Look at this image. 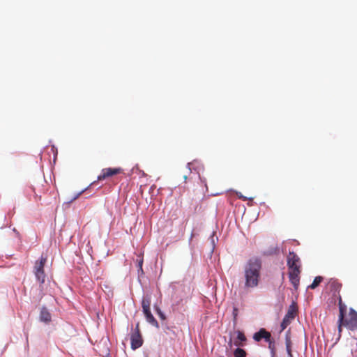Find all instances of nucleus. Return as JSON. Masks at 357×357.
<instances>
[{
    "label": "nucleus",
    "instance_id": "nucleus-6",
    "mask_svg": "<svg viewBox=\"0 0 357 357\" xmlns=\"http://www.w3.org/2000/svg\"><path fill=\"white\" fill-rule=\"evenodd\" d=\"M123 173V169L121 167H107L102 169L100 174L98 176V181H102L112 177L114 175Z\"/></svg>",
    "mask_w": 357,
    "mask_h": 357
},
{
    "label": "nucleus",
    "instance_id": "nucleus-2",
    "mask_svg": "<svg viewBox=\"0 0 357 357\" xmlns=\"http://www.w3.org/2000/svg\"><path fill=\"white\" fill-rule=\"evenodd\" d=\"M287 266L289 268V278L294 289L298 288L300 283L301 260L299 257L294 252H289L287 256Z\"/></svg>",
    "mask_w": 357,
    "mask_h": 357
},
{
    "label": "nucleus",
    "instance_id": "nucleus-7",
    "mask_svg": "<svg viewBox=\"0 0 357 357\" xmlns=\"http://www.w3.org/2000/svg\"><path fill=\"white\" fill-rule=\"evenodd\" d=\"M130 341L131 348L134 350L139 348L143 344V340L139 328V324H137L135 331L131 335Z\"/></svg>",
    "mask_w": 357,
    "mask_h": 357
},
{
    "label": "nucleus",
    "instance_id": "nucleus-10",
    "mask_svg": "<svg viewBox=\"0 0 357 357\" xmlns=\"http://www.w3.org/2000/svg\"><path fill=\"white\" fill-rule=\"evenodd\" d=\"M144 316L146 317V321L151 324L152 326L159 328V324L157 321V320L154 318L153 314H151V310L148 311H143Z\"/></svg>",
    "mask_w": 357,
    "mask_h": 357
},
{
    "label": "nucleus",
    "instance_id": "nucleus-16",
    "mask_svg": "<svg viewBox=\"0 0 357 357\" xmlns=\"http://www.w3.org/2000/svg\"><path fill=\"white\" fill-rule=\"evenodd\" d=\"M234 357H246V352L244 349L237 348L234 352Z\"/></svg>",
    "mask_w": 357,
    "mask_h": 357
},
{
    "label": "nucleus",
    "instance_id": "nucleus-23",
    "mask_svg": "<svg viewBox=\"0 0 357 357\" xmlns=\"http://www.w3.org/2000/svg\"><path fill=\"white\" fill-rule=\"evenodd\" d=\"M286 350L287 352V357H293L292 353H291V347H286Z\"/></svg>",
    "mask_w": 357,
    "mask_h": 357
},
{
    "label": "nucleus",
    "instance_id": "nucleus-5",
    "mask_svg": "<svg viewBox=\"0 0 357 357\" xmlns=\"http://www.w3.org/2000/svg\"><path fill=\"white\" fill-rule=\"evenodd\" d=\"M344 327L354 331L357 330V312L353 308L349 309V314L344 316Z\"/></svg>",
    "mask_w": 357,
    "mask_h": 357
},
{
    "label": "nucleus",
    "instance_id": "nucleus-9",
    "mask_svg": "<svg viewBox=\"0 0 357 357\" xmlns=\"http://www.w3.org/2000/svg\"><path fill=\"white\" fill-rule=\"evenodd\" d=\"M52 316L48 310L45 307H43L40 310V320L41 321L49 323L51 321Z\"/></svg>",
    "mask_w": 357,
    "mask_h": 357
},
{
    "label": "nucleus",
    "instance_id": "nucleus-15",
    "mask_svg": "<svg viewBox=\"0 0 357 357\" xmlns=\"http://www.w3.org/2000/svg\"><path fill=\"white\" fill-rule=\"evenodd\" d=\"M343 326H344V317H338V320H337L338 338H340V337L342 336Z\"/></svg>",
    "mask_w": 357,
    "mask_h": 357
},
{
    "label": "nucleus",
    "instance_id": "nucleus-17",
    "mask_svg": "<svg viewBox=\"0 0 357 357\" xmlns=\"http://www.w3.org/2000/svg\"><path fill=\"white\" fill-rule=\"evenodd\" d=\"M285 344L286 347H291V340L290 337V330H288L285 335Z\"/></svg>",
    "mask_w": 357,
    "mask_h": 357
},
{
    "label": "nucleus",
    "instance_id": "nucleus-28",
    "mask_svg": "<svg viewBox=\"0 0 357 357\" xmlns=\"http://www.w3.org/2000/svg\"><path fill=\"white\" fill-rule=\"evenodd\" d=\"M81 193H79L75 197V199H76L77 197H79V195H80Z\"/></svg>",
    "mask_w": 357,
    "mask_h": 357
},
{
    "label": "nucleus",
    "instance_id": "nucleus-13",
    "mask_svg": "<svg viewBox=\"0 0 357 357\" xmlns=\"http://www.w3.org/2000/svg\"><path fill=\"white\" fill-rule=\"evenodd\" d=\"M338 306H339V315L338 317H344L346 314L347 307L343 303L342 297L340 296L338 298Z\"/></svg>",
    "mask_w": 357,
    "mask_h": 357
},
{
    "label": "nucleus",
    "instance_id": "nucleus-24",
    "mask_svg": "<svg viewBox=\"0 0 357 357\" xmlns=\"http://www.w3.org/2000/svg\"><path fill=\"white\" fill-rule=\"evenodd\" d=\"M237 314H238V310H237V308L234 307V310H233V315H234V319H236Z\"/></svg>",
    "mask_w": 357,
    "mask_h": 357
},
{
    "label": "nucleus",
    "instance_id": "nucleus-27",
    "mask_svg": "<svg viewBox=\"0 0 357 357\" xmlns=\"http://www.w3.org/2000/svg\"><path fill=\"white\" fill-rule=\"evenodd\" d=\"M187 178H188V177H187V176H186V175H184V176H183V178H184L185 181L187 180Z\"/></svg>",
    "mask_w": 357,
    "mask_h": 357
},
{
    "label": "nucleus",
    "instance_id": "nucleus-14",
    "mask_svg": "<svg viewBox=\"0 0 357 357\" xmlns=\"http://www.w3.org/2000/svg\"><path fill=\"white\" fill-rule=\"evenodd\" d=\"M323 278L321 276H317L314 279L312 283L308 286V288L314 289L317 288L319 284L322 282Z\"/></svg>",
    "mask_w": 357,
    "mask_h": 357
},
{
    "label": "nucleus",
    "instance_id": "nucleus-29",
    "mask_svg": "<svg viewBox=\"0 0 357 357\" xmlns=\"http://www.w3.org/2000/svg\"><path fill=\"white\" fill-rule=\"evenodd\" d=\"M38 199L40 200L41 199V196H38Z\"/></svg>",
    "mask_w": 357,
    "mask_h": 357
},
{
    "label": "nucleus",
    "instance_id": "nucleus-19",
    "mask_svg": "<svg viewBox=\"0 0 357 357\" xmlns=\"http://www.w3.org/2000/svg\"><path fill=\"white\" fill-rule=\"evenodd\" d=\"M355 344L356 347V349H351V354L354 356H357V340L356 338H355L354 340H353V344Z\"/></svg>",
    "mask_w": 357,
    "mask_h": 357
},
{
    "label": "nucleus",
    "instance_id": "nucleus-4",
    "mask_svg": "<svg viewBox=\"0 0 357 357\" xmlns=\"http://www.w3.org/2000/svg\"><path fill=\"white\" fill-rule=\"evenodd\" d=\"M297 313L296 304L293 302L289 307L287 314H285L280 327V332L283 331L294 319Z\"/></svg>",
    "mask_w": 357,
    "mask_h": 357
},
{
    "label": "nucleus",
    "instance_id": "nucleus-8",
    "mask_svg": "<svg viewBox=\"0 0 357 357\" xmlns=\"http://www.w3.org/2000/svg\"><path fill=\"white\" fill-rule=\"evenodd\" d=\"M271 335L269 332L266 331L264 328H261L258 332L255 333L253 335V339L256 342H259L262 339L266 341H269Z\"/></svg>",
    "mask_w": 357,
    "mask_h": 357
},
{
    "label": "nucleus",
    "instance_id": "nucleus-12",
    "mask_svg": "<svg viewBox=\"0 0 357 357\" xmlns=\"http://www.w3.org/2000/svg\"><path fill=\"white\" fill-rule=\"evenodd\" d=\"M236 333L237 337L234 341V344L238 347L243 346L242 342L246 341V337L243 332L238 331Z\"/></svg>",
    "mask_w": 357,
    "mask_h": 357
},
{
    "label": "nucleus",
    "instance_id": "nucleus-21",
    "mask_svg": "<svg viewBox=\"0 0 357 357\" xmlns=\"http://www.w3.org/2000/svg\"><path fill=\"white\" fill-rule=\"evenodd\" d=\"M268 342V348L270 350L275 349V342L271 339V337L269 339V341H267Z\"/></svg>",
    "mask_w": 357,
    "mask_h": 357
},
{
    "label": "nucleus",
    "instance_id": "nucleus-18",
    "mask_svg": "<svg viewBox=\"0 0 357 357\" xmlns=\"http://www.w3.org/2000/svg\"><path fill=\"white\" fill-rule=\"evenodd\" d=\"M155 308V310L157 313V314L159 316V317L162 319V320H165L166 319V316L165 315V314L162 312L161 309L158 307V306H155L154 307Z\"/></svg>",
    "mask_w": 357,
    "mask_h": 357
},
{
    "label": "nucleus",
    "instance_id": "nucleus-26",
    "mask_svg": "<svg viewBox=\"0 0 357 357\" xmlns=\"http://www.w3.org/2000/svg\"><path fill=\"white\" fill-rule=\"evenodd\" d=\"M191 165H192V164H191V163H188V168H189V170H190V169H191V167H190V166H191Z\"/></svg>",
    "mask_w": 357,
    "mask_h": 357
},
{
    "label": "nucleus",
    "instance_id": "nucleus-25",
    "mask_svg": "<svg viewBox=\"0 0 357 357\" xmlns=\"http://www.w3.org/2000/svg\"><path fill=\"white\" fill-rule=\"evenodd\" d=\"M271 356L272 357H275V349H273V350H271Z\"/></svg>",
    "mask_w": 357,
    "mask_h": 357
},
{
    "label": "nucleus",
    "instance_id": "nucleus-20",
    "mask_svg": "<svg viewBox=\"0 0 357 357\" xmlns=\"http://www.w3.org/2000/svg\"><path fill=\"white\" fill-rule=\"evenodd\" d=\"M143 261H144L143 258H140L139 259L137 260L139 272L141 271L142 273H143V269H142Z\"/></svg>",
    "mask_w": 357,
    "mask_h": 357
},
{
    "label": "nucleus",
    "instance_id": "nucleus-1",
    "mask_svg": "<svg viewBox=\"0 0 357 357\" xmlns=\"http://www.w3.org/2000/svg\"><path fill=\"white\" fill-rule=\"evenodd\" d=\"M262 261L260 258H250L244 266V287L254 289L259 285L261 278Z\"/></svg>",
    "mask_w": 357,
    "mask_h": 357
},
{
    "label": "nucleus",
    "instance_id": "nucleus-11",
    "mask_svg": "<svg viewBox=\"0 0 357 357\" xmlns=\"http://www.w3.org/2000/svg\"><path fill=\"white\" fill-rule=\"evenodd\" d=\"M151 298L149 295H146L143 297L142 301V307L143 311L151 310Z\"/></svg>",
    "mask_w": 357,
    "mask_h": 357
},
{
    "label": "nucleus",
    "instance_id": "nucleus-22",
    "mask_svg": "<svg viewBox=\"0 0 357 357\" xmlns=\"http://www.w3.org/2000/svg\"><path fill=\"white\" fill-rule=\"evenodd\" d=\"M331 286L334 287L336 290H338L342 287V284L335 281H333L331 282Z\"/></svg>",
    "mask_w": 357,
    "mask_h": 357
},
{
    "label": "nucleus",
    "instance_id": "nucleus-3",
    "mask_svg": "<svg viewBox=\"0 0 357 357\" xmlns=\"http://www.w3.org/2000/svg\"><path fill=\"white\" fill-rule=\"evenodd\" d=\"M47 261V258L41 257L39 261H36L33 267V271L37 280L43 284L45 280V273L44 271V266Z\"/></svg>",
    "mask_w": 357,
    "mask_h": 357
}]
</instances>
